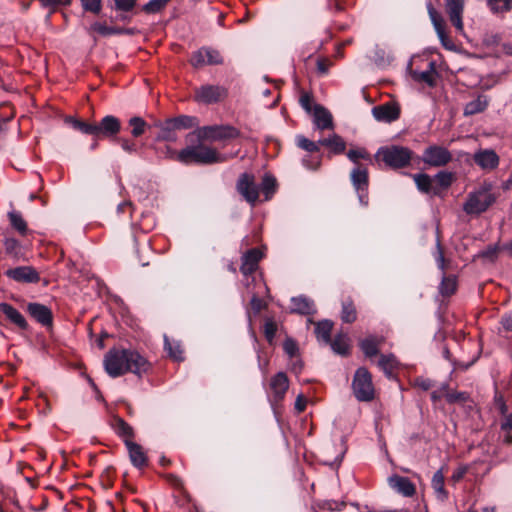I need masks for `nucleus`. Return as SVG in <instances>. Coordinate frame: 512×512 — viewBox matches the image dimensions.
I'll return each mask as SVG.
<instances>
[{
  "mask_svg": "<svg viewBox=\"0 0 512 512\" xmlns=\"http://www.w3.org/2000/svg\"><path fill=\"white\" fill-rule=\"evenodd\" d=\"M104 367L107 374L113 378L127 372L140 376L151 369V363L136 350L111 349L105 355Z\"/></svg>",
  "mask_w": 512,
  "mask_h": 512,
  "instance_id": "1",
  "label": "nucleus"
},
{
  "mask_svg": "<svg viewBox=\"0 0 512 512\" xmlns=\"http://www.w3.org/2000/svg\"><path fill=\"white\" fill-rule=\"evenodd\" d=\"M176 160L185 165H207L224 161L216 149L208 147L201 142H198L196 145H188L180 150Z\"/></svg>",
  "mask_w": 512,
  "mask_h": 512,
  "instance_id": "2",
  "label": "nucleus"
},
{
  "mask_svg": "<svg viewBox=\"0 0 512 512\" xmlns=\"http://www.w3.org/2000/svg\"><path fill=\"white\" fill-rule=\"evenodd\" d=\"M199 120L195 116L179 115L173 118L158 121L155 126L159 129L157 140L175 142L178 138L177 132L197 127Z\"/></svg>",
  "mask_w": 512,
  "mask_h": 512,
  "instance_id": "3",
  "label": "nucleus"
},
{
  "mask_svg": "<svg viewBox=\"0 0 512 512\" xmlns=\"http://www.w3.org/2000/svg\"><path fill=\"white\" fill-rule=\"evenodd\" d=\"M412 156V150L399 145L380 147L375 155L377 160L383 161L386 166L392 169L409 166Z\"/></svg>",
  "mask_w": 512,
  "mask_h": 512,
  "instance_id": "4",
  "label": "nucleus"
},
{
  "mask_svg": "<svg viewBox=\"0 0 512 512\" xmlns=\"http://www.w3.org/2000/svg\"><path fill=\"white\" fill-rule=\"evenodd\" d=\"M496 201L495 194L491 193V186L484 185L474 192H470L463 204V211L468 215H480L488 210Z\"/></svg>",
  "mask_w": 512,
  "mask_h": 512,
  "instance_id": "5",
  "label": "nucleus"
},
{
  "mask_svg": "<svg viewBox=\"0 0 512 512\" xmlns=\"http://www.w3.org/2000/svg\"><path fill=\"white\" fill-rule=\"evenodd\" d=\"M352 390L355 398L360 402H370L375 398V388L372 375L365 367H359L353 376Z\"/></svg>",
  "mask_w": 512,
  "mask_h": 512,
  "instance_id": "6",
  "label": "nucleus"
},
{
  "mask_svg": "<svg viewBox=\"0 0 512 512\" xmlns=\"http://www.w3.org/2000/svg\"><path fill=\"white\" fill-rule=\"evenodd\" d=\"M240 135L238 129L230 125H214V126H204L197 128L192 133L187 135L188 139H192L196 137L198 142H203L206 140L217 141L224 139H234Z\"/></svg>",
  "mask_w": 512,
  "mask_h": 512,
  "instance_id": "7",
  "label": "nucleus"
},
{
  "mask_svg": "<svg viewBox=\"0 0 512 512\" xmlns=\"http://www.w3.org/2000/svg\"><path fill=\"white\" fill-rule=\"evenodd\" d=\"M189 63L193 68L199 69L206 65H222L224 63V57L219 50L210 46H202L192 52Z\"/></svg>",
  "mask_w": 512,
  "mask_h": 512,
  "instance_id": "8",
  "label": "nucleus"
},
{
  "mask_svg": "<svg viewBox=\"0 0 512 512\" xmlns=\"http://www.w3.org/2000/svg\"><path fill=\"white\" fill-rule=\"evenodd\" d=\"M350 180L357 193L359 202L366 207L369 201V173L367 167L363 164L355 166L350 173Z\"/></svg>",
  "mask_w": 512,
  "mask_h": 512,
  "instance_id": "9",
  "label": "nucleus"
},
{
  "mask_svg": "<svg viewBox=\"0 0 512 512\" xmlns=\"http://www.w3.org/2000/svg\"><path fill=\"white\" fill-rule=\"evenodd\" d=\"M237 192L250 205L254 206L259 199V186L252 173L244 172L240 174L236 182Z\"/></svg>",
  "mask_w": 512,
  "mask_h": 512,
  "instance_id": "10",
  "label": "nucleus"
},
{
  "mask_svg": "<svg viewBox=\"0 0 512 512\" xmlns=\"http://www.w3.org/2000/svg\"><path fill=\"white\" fill-rule=\"evenodd\" d=\"M452 160L451 152L439 145H430L422 155V161L431 167H442L447 165Z\"/></svg>",
  "mask_w": 512,
  "mask_h": 512,
  "instance_id": "11",
  "label": "nucleus"
},
{
  "mask_svg": "<svg viewBox=\"0 0 512 512\" xmlns=\"http://www.w3.org/2000/svg\"><path fill=\"white\" fill-rule=\"evenodd\" d=\"M264 257V253L259 248H251L247 250L241 260L240 272L247 279L250 277L251 282H256V271L259 269V262Z\"/></svg>",
  "mask_w": 512,
  "mask_h": 512,
  "instance_id": "12",
  "label": "nucleus"
},
{
  "mask_svg": "<svg viewBox=\"0 0 512 512\" xmlns=\"http://www.w3.org/2000/svg\"><path fill=\"white\" fill-rule=\"evenodd\" d=\"M227 89L220 85H202L195 90V100L199 103H218L227 97Z\"/></svg>",
  "mask_w": 512,
  "mask_h": 512,
  "instance_id": "13",
  "label": "nucleus"
},
{
  "mask_svg": "<svg viewBox=\"0 0 512 512\" xmlns=\"http://www.w3.org/2000/svg\"><path fill=\"white\" fill-rule=\"evenodd\" d=\"M427 11L442 46L448 50H453L455 45L446 31L445 20L431 2L427 4Z\"/></svg>",
  "mask_w": 512,
  "mask_h": 512,
  "instance_id": "14",
  "label": "nucleus"
},
{
  "mask_svg": "<svg viewBox=\"0 0 512 512\" xmlns=\"http://www.w3.org/2000/svg\"><path fill=\"white\" fill-rule=\"evenodd\" d=\"M121 131L120 120L113 115H106L96 123V138L116 140Z\"/></svg>",
  "mask_w": 512,
  "mask_h": 512,
  "instance_id": "15",
  "label": "nucleus"
},
{
  "mask_svg": "<svg viewBox=\"0 0 512 512\" xmlns=\"http://www.w3.org/2000/svg\"><path fill=\"white\" fill-rule=\"evenodd\" d=\"M400 114V106L395 102H386L372 108V115L379 122H394L399 119Z\"/></svg>",
  "mask_w": 512,
  "mask_h": 512,
  "instance_id": "16",
  "label": "nucleus"
},
{
  "mask_svg": "<svg viewBox=\"0 0 512 512\" xmlns=\"http://www.w3.org/2000/svg\"><path fill=\"white\" fill-rule=\"evenodd\" d=\"M28 314L43 327L49 328L53 325L52 310L44 304L30 302L26 306Z\"/></svg>",
  "mask_w": 512,
  "mask_h": 512,
  "instance_id": "17",
  "label": "nucleus"
},
{
  "mask_svg": "<svg viewBox=\"0 0 512 512\" xmlns=\"http://www.w3.org/2000/svg\"><path fill=\"white\" fill-rule=\"evenodd\" d=\"M6 276L19 283H38L40 275L32 266H18L5 272Z\"/></svg>",
  "mask_w": 512,
  "mask_h": 512,
  "instance_id": "18",
  "label": "nucleus"
},
{
  "mask_svg": "<svg viewBox=\"0 0 512 512\" xmlns=\"http://www.w3.org/2000/svg\"><path fill=\"white\" fill-rule=\"evenodd\" d=\"M465 0H445V10L451 24L457 31L463 30V12Z\"/></svg>",
  "mask_w": 512,
  "mask_h": 512,
  "instance_id": "19",
  "label": "nucleus"
},
{
  "mask_svg": "<svg viewBox=\"0 0 512 512\" xmlns=\"http://www.w3.org/2000/svg\"><path fill=\"white\" fill-rule=\"evenodd\" d=\"M271 393H272V401L274 404L280 403L289 388V379L284 372H278L275 374L269 384Z\"/></svg>",
  "mask_w": 512,
  "mask_h": 512,
  "instance_id": "20",
  "label": "nucleus"
},
{
  "mask_svg": "<svg viewBox=\"0 0 512 512\" xmlns=\"http://www.w3.org/2000/svg\"><path fill=\"white\" fill-rule=\"evenodd\" d=\"M473 161L481 169L491 171L498 167L499 156L492 149H480L474 153Z\"/></svg>",
  "mask_w": 512,
  "mask_h": 512,
  "instance_id": "21",
  "label": "nucleus"
},
{
  "mask_svg": "<svg viewBox=\"0 0 512 512\" xmlns=\"http://www.w3.org/2000/svg\"><path fill=\"white\" fill-rule=\"evenodd\" d=\"M389 486L404 497H413L416 493L415 484L407 477L394 474L388 478Z\"/></svg>",
  "mask_w": 512,
  "mask_h": 512,
  "instance_id": "22",
  "label": "nucleus"
},
{
  "mask_svg": "<svg viewBox=\"0 0 512 512\" xmlns=\"http://www.w3.org/2000/svg\"><path fill=\"white\" fill-rule=\"evenodd\" d=\"M0 312L5 315L6 319L21 330H28L29 324L24 316L11 304L6 302L0 303Z\"/></svg>",
  "mask_w": 512,
  "mask_h": 512,
  "instance_id": "23",
  "label": "nucleus"
},
{
  "mask_svg": "<svg viewBox=\"0 0 512 512\" xmlns=\"http://www.w3.org/2000/svg\"><path fill=\"white\" fill-rule=\"evenodd\" d=\"M314 124L320 130L333 128V117L330 111L320 104L313 107Z\"/></svg>",
  "mask_w": 512,
  "mask_h": 512,
  "instance_id": "24",
  "label": "nucleus"
},
{
  "mask_svg": "<svg viewBox=\"0 0 512 512\" xmlns=\"http://www.w3.org/2000/svg\"><path fill=\"white\" fill-rule=\"evenodd\" d=\"M126 448L129 453V458L134 467L143 469L148 466V457L140 444L135 442H127Z\"/></svg>",
  "mask_w": 512,
  "mask_h": 512,
  "instance_id": "25",
  "label": "nucleus"
},
{
  "mask_svg": "<svg viewBox=\"0 0 512 512\" xmlns=\"http://www.w3.org/2000/svg\"><path fill=\"white\" fill-rule=\"evenodd\" d=\"M111 426L114 432L117 434V436L123 440L125 445L127 442H133L132 439L135 437L134 429L123 418L119 416H114L112 419Z\"/></svg>",
  "mask_w": 512,
  "mask_h": 512,
  "instance_id": "26",
  "label": "nucleus"
},
{
  "mask_svg": "<svg viewBox=\"0 0 512 512\" xmlns=\"http://www.w3.org/2000/svg\"><path fill=\"white\" fill-rule=\"evenodd\" d=\"M408 71L413 80L417 82H424L429 87H434L436 85L435 74L436 67L433 61L429 62L428 69L422 72L412 69V62L408 64Z\"/></svg>",
  "mask_w": 512,
  "mask_h": 512,
  "instance_id": "27",
  "label": "nucleus"
},
{
  "mask_svg": "<svg viewBox=\"0 0 512 512\" xmlns=\"http://www.w3.org/2000/svg\"><path fill=\"white\" fill-rule=\"evenodd\" d=\"M291 312L301 315H313L316 313L314 301L306 296L293 297L291 299Z\"/></svg>",
  "mask_w": 512,
  "mask_h": 512,
  "instance_id": "28",
  "label": "nucleus"
},
{
  "mask_svg": "<svg viewBox=\"0 0 512 512\" xmlns=\"http://www.w3.org/2000/svg\"><path fill=\"white\" fill-rule=\"evenodd\" d=\"M431 487L434 490L436 499L442 503L448 501L449 492L445 488V476L443 469L436 471L431 479Z\"/></svg>",
  "mask_w": 512,
  "mask_h": 512,
  "instance_id": "29",
  "label": "nucleus"
},
{
  "mask_svg": "<svg viewBox=\"0 0 512 512\" xmlns=\"http://www.w3.org/2000/svg\"><path fill=\"white\" fill-rule=\"evenodd\" d=\"M433 179V196H442L454 181V174L447 171L438 172Z\"/></svg>",
  "mask_w": 512,
  "mask_h": 512,
  "instance_id": "30",
  "label": "nucleus"
},
{
  "mask_svg": "<svg viewBox=\"0 0 512 512\" xmlns=\"http://www.w3.org/2000/svg\"><path fill=\"white\" fill-rule=\"evenodd\" d=\"M310 323H313L312 320H309ZM315 324V334L318 341L323 342L325 345L331 342V332L333 329V322L330 320H322L318 322H314Z\"/></svg>",
  "mask_w": 512,
  "mask_h": 512,
  "instance_id": "31",
  "label": "nucleus"
},
{
  "mask_svg": "<svg viewBox=\"0 0 512 512\" xmlns=\"http://www.w3.org/2000/svg\"><path fill=\"white\" fill-rule=\"evenodd\" d=\"M458 288L457 277L453 274L446 275L445 273L442 275L441 282L439 284V293L443 297H450L456 293Z\"/></svg>",
  "mask_w": 512,
  "mask_h": 512,
  "instance_id": "32",
  "label": "nucleus"
},
{
  "mask_svg": "<svg viewBox=\"0 0 512 512\" xmlns=\"http://www.w3.org/2000/svg\"><path fill=\"white\" fill-rule=\"evenodd\" d=\"M489 99L486 95H479L476 99L468 102L464 108L465 116H472L481 113L487 109Z\"/></svg>",
  "mask_w": 512,
  "mask_h": 512,
  "instance_id": "33",
  "label": "nucleus"
},
{
  "mask_svg": "<svg viewBox=\"0 0 512 512\" xmlns=\"http://www.w3.org/2000/svg\"><path fill=\"white\" fill-rule=\"evenodd\" d=\"M378 366L388 378H392L394 371L398 369L399 362L393 354H381L378 360Z\"/></svg>",
  "mask_w": 512,
  "mask_h": 512,
  "instance_id": "34",
  "label": "nucleus"
},
{
  "mask_svg": "<svg viewBox=\"0 0 512 512\" xmlns=\"http://www.w3.org/2000/svg\"><path fill=\"white\" fill-rule=\"evenodd\" d=\"M382 340L369 336L360 341L359 346L366 357L372 358L379 354V345Z\"/></svg>",
  "mask_w": 512,
  "mask_h": 512,
  "instance_id": "35",
  "label": "nucleus"
},
{
  "mask_svg": "<svg viewBox=\"0 0 512 512\" xmlns=\"http://www.w3.org/2000/svg\"><path fill=\"white\" fill-rule=\"evenodd\" d=\"M320 145L328 147L334 154H342L346 149V143L343 138L337 134H333L328 138L319 140Z\"/></svg>",
  "mask_w": 512,
  "mask_h": 512,
  "instance_id": "36",
  "label": "nucleus"
},
{
  "mask_svg": "<svg viewBox=\"0 0 512 512\" xmlns=\"http://www.w3.org/2000/svg\"><path fill=\"white\" fill-rule=\"evenodd\" d=\"M412 178L417 189L423 194L433 195V179L426 173L413 174Z\"/></svg>",
  "mask_w": 512,
  "mask_h": 512,
  "instance_id": "37",
  "label": "nucleus"
},
{
  "mask_svg": "<svg viewBox=\"0 0 512 512\" xmlns=\"http://www.w3.org/2000/svg\"><path fill=\"white\" fill-rule=\"evenodd\" d=\"M278 188L276 178L271 174H265L262 178L259 191L261 190L264 194L265 200H270L276 193Z\"/></svg>",
  "mask_w": 512,
  "mask_h": 512,
  "instance_id": "38",
  "label": "nucleus"
},
{
  "mask_svg": "<svg viewBox=\"0 0 512 512\" xmlns=\"http://www.w3.org/2000/svg\"><path fill=\"white\" fill-rule=\"evenodd\" d=\"M71 124L72 128L86 135H91L96 138V122L90 123L81 119L70 117L67 120Z\"/></svg>",
  "mask_w": 512,
  "mask_h": 512,
  "instance_id": "39",
  "label": "nucleus"
},
{
  "mask_svg": "<svg viewBox=\"0 0 512 512\" xmlns=\"http://www.w3.org/2000/svg\"><path fill=\"white\" fill-rule=\"evenodd\" d=\"M164 348L168 353V356L175 361H183V348L180 342L170 341V339L164 336Z\"/></svg>",
  "mask_w": 512,
  "mask_h": 512,
  "instance_id": "40",
  "label": "nucleus"
},
{
  "mask_svg": "<svg viewBox=\"0 0 512 512\" xmlns=\"http://www.w3.org/2000/svg\"><path fill=\"white\" fill-rule=\"evenodd\" d=\"M357 319L356 307L351 298H347L342 302L341 320L344 323H353Z\"/></svg>",
  "mask_w": 512,
  "mask_h": 512,
  "instance_id": "41",
  "label": "nucleus"
},
{
  "mask_svg": "<svg viewBox=\"0 0 512 512\" xmlns=\"http://www.w3.org/2000/svg\"><path fill=\"white\" fill-rule=\"evenodd\" d=\"M347 337L344 334H337L334 339L331 338V342L328 345L331 346L332 350L339 355L346 356L349 354V344Z\"/></svg>",
  "mask_w": 512,
  "mask_h": 512,
  "instance_id": "42",
  "label": "nucleus"
},
{
  "mask_svg": "<svg viewBox=\"0 0 512 512\" xmlns=\"http://www.w3.org/2000/svg\"><path fill=\"white\" fill-rule=\"evenodd\" d=\"M11 226L17 230L21 235H26L27 233V223L23 219L22 215L19 212H10L8 214Z\"/></svg>",
  "mask_w": 512,
  "mask_h": 512,
  "instance_id": "43",
  "label": "nucleus"
},
{
  "mask_svg": "<svg viewBox=\"0 0 512 512\" xmlns=\"http://www.w3.org/2000/svg\"><path fill=\"white\" fill-rule=\"evenodd\" d=\"M448 388L449 385L445 383L442 385L441 390L446 392L445 398L449 404L464 403L468 400L469 396L466 392H448Z\"/></svg>",
  "mask_w": 512,
  "mask_h": 512,
  "instance_id": "44",
  "label": "nucleus"
},
{
  "mask_svg": "<svg viewBox=\"0 0 512 512\" xmlns=\"http://www.w3.org/2000/svg\"><path fill=\"white\" fill-rule=\"evenodd\" d=\"M129 125L132 127L131 134L135 138L142 136L148 126L147 122L138 116L130 118Z\"/></svg>",
  "mask_w": 512,
  "mask_h": 512,
  "instance_id": "45",
  "label": "nucleus"
},
{
  "mask_svg": "<svg viewBox=\"0 0 512 512\" xmlns=\"http://www.w3.org/2000/svg\"><path fill=\"white\" fill-rule=\"evenodd\" d=\"M296 144L299 148H301L309 153H317L320 151L319 141L318 142L311 141L302 135H299L296 137Z\"/></svg>",
  "mask_w": 512,
  "mask_h": 512,
  "instance_id": "46",
  "label": "nucleus"
},
{
  "mask_svg": "<svg viewBox=\"0 0 512 512\" xmlns=\"http://www.w3.org/2000/svg\"><path fill=\"white\" fill-rule=\"evenodd\" d=\"M487 5L493 13L508 12L512 8V0H487Z\"/></svg>",
  "mask_w": 512,
  "mask_h": 512,
  "instance_id": "47",
  "label": "nucleus"
},
{
  "mask_svg": "<svg viewBox=\"0 0 512 512\" xmlns=\"http://www.w3.org/2000/svg\"><path fill=\"white\" fill-rule=\"evenodd\" d=\"M266 307L267 304L258 296V294L254 293L250 300V309L247 311L249 320L251 321V312L256 316Z\"/></svg>",
  "mask_w": 512,
  "mask_h": 512,
  "instance_id": "48",
  "label": "nucleus"
},
{
  "mask_svg": "<svg viewBox=\"0 0 512 512\" xmlns=\"http://www.w3.org/2000/svg\"><path fill=\"white\" fill-rule=\"evenodd\" d=\"M263 328H264L263 329L264 336H265L267 342L270 345H272L274 343V339H275L277 329H278L276 322L273 319L268 318V319H266Z\"/></svg>",
  "mask_w": 512,
  "mask_h": 512,
  "instance_id": "49",
  "label": "nucleus"
},
{
  "mask_svg": "<svg viewBox=\"0 0 512 512\" xmlns=\"http://www.w3.org/2000/svg\"><path fill=\"white\" fill-rule=\"evenodd\" d=\"M434 257H435L437 267L444 274L449 261L444 256V249L439 240L437 241V244H436V252H435Z\"/></svg>",
  "mask_w": 512,
  "mask_h": 512,
  "instance_id": "50",
  "label": "nucleus"
},
{
  "mask_svg": "<svg viewBox=\"0 0 512 512\" xmlns=\"http://www.w3.org/2000/svg\"><path fill=\"white\" fill-rule=\"evenodd\" d=\"M347 157L350 161H352L356 166L359 163V160L360 159H364V160H369L370 159V155L369 153L364 149V148H359V149H350L348 152H347Z\"/></svg>",
  "mask_w": 512,
  "mask_h": 512,
  "instance_id": "51",
  "label": "nucleus"
},
{
  "mask_svg": "<svg viewBox=\"0 0 512 512\" xmlns=\"http://www.w3.org/2000/svg\"><path fill=\"white\" fill-rule=\"evenodd\" d=\"M283 350L291 359H293L298 355L299 347L295 340L287 338L283 343Z\"/></svg>",
  "mask_w": 512,
  "mask_h": 512,
  "instance_id": "52",
  "label": "nucleus"
},
{
  "mask_svg": "<svg viewBox=\"0 0 512 512\" xmlns=\"http://www.w3.org/2000/svg\"><path fill=\"white\" fill-rule=\"evenodd\" d=\"M84 11L98 14L102 8V0H81Z\"/></svg>",
  "mask_w": 512,
  "mask_h": 512,
  "instance_id": "53",
  "label": "nucleus"
},
{
  "mask_svg": "<svg viewBox=\"0 0 512 512\" xmlns=\"http://www.w3.org/2000/svg\"><path fill=\"white\" fill-rule=\"evenodd\" d=\"M42 7L50 8L51 13L55 12L59 6H68L72 0H38Z\"/></svg>",
  "mask_w": 512,
  "mask_h": 512,
  "instance_id": "54",
  "label": "nucleus"
},
{
  "mask_svg": "<svg viewBox=\"0 0 512 512\" xmlns=\"http://www.w3.org/2000/svg\"><path fill=\"white\" fill-rule=\"evenodd\" d=\"M312 102H313V96L311 94L306 93V92L301 94L300 105L309 114H311L313 112L314 105H312Z\"/></svg>",
  "mask_w": 512,
  "mask_h": 512,
  "instance_id": "55",
  "label": "nucleus"
},
{
  "mask_svg": "<svg viewBox=\"0 0 512 512\" xmlns=\"http://www.w3.org/2000/svg\"><path fill=\"white\" fill-rule=\"evenodd\" d=\"M91 30L101 36H111L112 26H107L105 23L95 22L91 25Z\"/></svg>",
  "mask_w": 512,
  "mask_h": 512,
  "instance_id": "56",
  "label": "nucleus"
},
{
  "mask_svg": "<svg viewBox=\"0 0 512 512\" xmlns=\"http://www.w3.org/2000/svg\"><path fill=\"white\" fill-rule=\"evenodd\" d=\"M116 10L129 12L135 5L137 0H113Z\"/></svg>",
  "mask_w": 512,
  "mask_h": 512,
  "instance_id": "57",
  "label": "nucleus"
},
{
  "mask_svg": "<svg viewBox=\"0 0 512 512\" xmlns=\"http://www.w3.org/2000/svg\"><path fill=\"white\" fill-rule=\"evenodd\" d=\"M116 141L120 143L121 148L127 153H135L137 151V145L133 140L117 138Z\"/></svg>",
  "mask_w": 512,
  "mask_h": 512,
  "instance_id": "58",
  "label": "nucleus"
},
{
  "mask_svg": "<svg viewBox=\"0 0 512 512\" xmlns=\"http://www.w3.org/2000/svg\"><path fill=\"white\" fill-rule=\"evenodd\" d=\"M414 386L423 391H427L434 386V381L429 378L417 377L414 380Z\"/></svg>",
  "mask_w": 512,
  "mask_h": 512,
  "instance_id": "59",
  "label": "nucleus"
},
{
  "mask_svg": "<svg viewBox=\"0 0 512 512\" xmlns=\"http://www.w3.org/2000/svg\"><path fill=\"white\" fill-rule=\"evenodd\" d=\"M157 153L160 157H165V158L175 159V160H176V156L178 154L174 149H172L168 145H164L161 148H157Z\"/></svg>",
  "mask_w": 512,
  "mask_h": 512,
  "instance_id": "60",
  "label": "nucleus"
},
{
  "mask_svg": "<svg viewBox=\"0 0 512 512\" xmlns=\"http://www.w3.org/2000/svg\"><path fill=\"white\" fill-rule=\"evenodd\" d=\"M500 324L507 332H512V311L506 312L501 316Z\"/></svg>",
  "mask_w": 512,
  "mask_h": 512,
  "instance_id": "61",
  "label": "nucleus"
},
{
  "mask_svg": "<svg viewBox=\"0 0 512 512\" xmlns=\"http://www.w3.org/2000/svg\"><path fill=\"white\" fill-rule=\"evenodd\" d=\"M467 472H468V467H467V466H460L459 468H457V469L453 472V474H452V476H451L450 480H451L454 484H456V483L460 482V481L465 477V475H466V473H467Z\"/></svg>",
  "mask_w": 512,
  "mask_h": 512,
  "instance_id": "62",
  "label": "nucleus"
},
{
  "mask_svg": "<svg viewBox=\"0 0 512 512\" xmlns=\"http://www.w3.org/2000/svg\"><path fill=\"white\" fill-rule=\"evenodd\" d=\"M498 255V248L496 246H488L487 249L480 253V257L494 261Z\"/></svg>",
  "mask_w": 512,
  "mask_h": 512,
  "instance_id": "63",
  "label": "nucleus"
},
{
  "mask_svg": "<svg viewBox=\"0 0 512 512\" xmlns=\"http://www.w3.org/2000/svg\"><path fill=\"white\" fill-rule=\"evenodd\" d=\"M163 477L165 478V480L169 484H171L175 488H182L183 487L182 480L177 475L172 474V473H168V474H164Z\"/></svg>",
  "mask_w": 512,
  "mask_h": 512,
  "instance_id": "64",
  "label": "nucleus"
}]
</instances>
